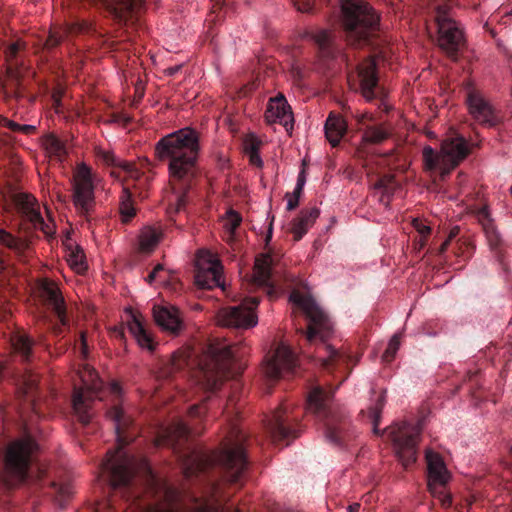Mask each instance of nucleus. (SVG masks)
I'll return each instance as SVG.
<instances>
[{
  "instance_id": "obj_48",
  "label": "nucleus",
  "mask_w": 512,
  "mask_h": 512,
  "mask_svg": "<svg viewBox=\"0 0 512 512\" xmlns=\"http://www.w3.org/2000/svg\"><path fill=\"white\" fill-rule=\"evenodd\" d=\"M294 6L300 12H311L315 6L314 0H292Z\"/></svg>"
},
{
  "instance_id": "obj_42",
  "label": "nucleus",
  "mask_w": 512,
  "mask_h": 512,
  "mask_svg": "<svg viewBox=\"0 0 512 512\" xmlns=\"http://www.w3.org/2000/svg\"><path fill=\"white\" fill-rule=\"evenodd\" d=\"M193 512H239L236 509L225 508L217 502L201 501L197 502L193 508Z\"/></svg>"
},
{
  "instance_id": "obj_43",
  "label": "nucleus",
  "mask_w": 512,
  "mask_h": 512,
  "mask_svg": "<svg viewBox=\"0 0 512 512\" xmlns=\"http://www.w3.org/2000/svg\"><path fill=\"white\" fill-rule=\"evenodd\" d=\"M241 221L242 218L237 212L233 210L227 212L226 217L224 219L223 227L226 230V232L229 233L230 240L233 239L234 232L240 225Z\"/></svg>"
},
{
  "instance_id": "obj_54",
  "label": "nucleus",
  "mask_w": 512,
  "mask_h": 512,
  "mask_svg": "<svg viewBox=\"0 0 512 512\" xmlns=\"http://www.w3.org/2000/svg\"><path fill=\"white\" fill-rule=\"evenodd\" d=\"M79 350H80L81 356L83 358H86L88 355V347H87L85 333H83V332L80 335Z\"/></svg>"
},
{
  "instance_id": "obj_17",
  "label": "nucleus",
  "mask_w": 512,
  "mask_h": 512,
  "mask_svg": "<svg viewBox=\"0 0 512 512\" xmlns=\"http://www.w3.org/2000/svg\"><path fill=\"white\" fill-rule=\"evenodd\" d=\"M198 271L195 275L197 286L211 289L220 285L222 266L208 251H199L197 255Z\"/></svg>"
},
{
  "instance_id": "obj_28",
  "label": "nucleus",
  "mask_w": 512,
  "mask_h": 512,
  "mask_svg": "<svg viewBox=\"0 0 512 512\" xmlns=\"http://www.w3.org/2000/svg\"><path fill=\"white\" fill-rule=\"evenodd\" d=\"M129 316L130 319L128 320V329L130 333L142 348L152 350L154 347L152 337L145 329L140 315H137L129 310Z\"/></svg>"
},
{
  "instance_id": "obj_46",
  "label": "nucleus",
  "mask_w": 512,
  "mask_h": 512,
  "mask_svg": "<svg viewBox=\"0 0 512 512\" xmlns=\"http://www.w3.org/2000/svg\"><path fill=\"white\" fill-rule=\"evenodd\" d=\"M483 229L487 238V241L491 248H496L500 243V235L490 220H486L483 223Z\"/></svg>"
},
{
  "instance_id": "obj_26",
  "label": "nucleus",
  "mask_w": 512,
  "mask_h": 512,
  "mask_svg": "<svg viewBox=\"0 0 512 512\" xmlns=\"http://www.w3.org/2000/svg\"><path fill=\"white\" fill-rule=\"evenodd\" d=\"M191 433L192 431L186 423L182 420H177L162 430L156 444H168L176 447L182 440L187 439Z\"/></svg>"
},
{
  "instance_id": "obj_12",
  "label": "nucleus",
  "mask_w": 512,
  "mask_h": 512,
  "mask_svg": "<svg viewBox=\"0 0 512 512\" xmlns=\"http://www.w3.org/2000/svg\"><path fill=\"white\" fill-rule=\"evenodd\" d=\"M37 444L30 437L17 439L10 443L5 454V471L17 481H24L32 461Z\"/></svg>"
},
{
  "instance_id": "obj_39",
  "label": "nucleus",
  "mask_w": 512,
  "mask_h": 512,
  "mask_svg": "<svg viewBox=\"0 0 512 512\" xmlns=\"http://www.w3.org/2000/svg\"><path fill=\"white\" fill-rule=\"evenodd\" d=\"M120 213L124 221H128L135 214L132 195L128 187L124 186L120 197Z\"/></svg>"
},
{
  "instance_id": "obj_60",
  "label": "nucleus",
  "mask_w": 512,
  "mask_h": 512,
  "mask_svg": "<svg viewBox=\"0 0 512 512\" xmlns=\"http://www.w3.org/2000/svg\"><path fill=\"white\" fill-rule=\"evenodd\" d=\"M35 130V126L33 125H28V124H23V125H19V129H18V132H21L23 134H30L32 133L33 131Z\"/></svg>"
},
{
  "instance_id": "obj_24",
  "label": "nucleus",
  "mask_w": 512,
  "mask_h": 512,
  "mask_svg": "<svg viewBox=\"0 0 512 512\" xmlns=\"http://www.w3.org/2000/svg\"><path fill=\"white\" fill-rule=\"evenodd\" d=\"M153 316L159 327L172 334H178L183 327L180 312L175 306L155 305Z\"/></svg>"
},
{
  "instance_id": "obj_38",
  "label": "nucleus",
  "mask_w": 512,
  "mask_h": 512,
  "mask_svg": "<svg viewBox=\"0 0 512 512\" xmlns=\"http://www.w3.org/2000/svg\"><path fill=\"white\" fill-rule=\"evenodd\" d=\"M312 39L319 46L322 54L325 57H332L333 52L330 49V45L332 42V35L328 30H318L312 34Z\"/></svg>"
},
{
  "instance_id": "obj_62",
  "label": "nucleus",
  "mask_w": 512,
  "mask_h": 512,
  "mask_svg": "<svg viewBox=\"0 0 512 512\" xmlns=\"http://www.w3.org/2000/svg\"><path fill=\"white\" fill-rule=\"evenodd\" d=\"M165 497L167 498V500L169 502L173 501L176 497H177V494L175 491L171 490V489H166L165 490Z\"/></svg>"
},
{
  "instance_id": "obj_58",
  "label": "nucleus",
  "mask_w": 512,
  "mask_h": 512,
  "mask_svg": "<svg viewBox=\"0 0 512 512\" xmlns=\"http://www.w3.org/2000/svg\"><path fill=\"white\" fill-rule=\"evenodd\" d=\"M250 161H251V163H253L254 165H256L258 167L262 166V163H263L259 154L253 147H252V151L250 153Z\"/></svg>"
},
{
  "instance_id": "obj_3",
  "label": "nucleus",
  "mask_w": 512,
  "mask_h": 512,
  "mask_svg": "<svg viewBox=\"0 0 512 512\" xmlns=\"http://www.w3.org/2000/svg\"><path fill=\"white\" fill-rule=\"evenodd\" d=\"M242 440L243 436L240 435L236 426L233 425L231 435L227 438L221 451L213 453L192 451L183 463L186 477H191L208 466L219 464L226 469L230 482H238L247 467Z\"/></svg>"
},
{
  "instance_id": "obj_27",
  "label": "nucleus",
  "mask_w": 512,
  "mask_h": 512,
  "mask_svg": "<svg viewBox=\"0 0 512 512\" xmlns=\"http://www.w3.org/2000/svg\"><path fill=\"white\" fill-rule=\"evenodd\" d=\"M319 214L320 211L316 207L300 212L299 216L293 221L291 228L295 240H300L307 233L319 217Z\"/></svg>"
},
{
  "instance_id": "obj_21",
  "label": "nucleus",
  "mask_w": 512,
  "mask_h": 512,
  "mask_svg": "<svg viewBox=\"0 0 512 512\" xmlns=\"http://www.w3.org/2000/svg\"><path fill=\"white\" fill-rule=\"evenodd\" d=\"M15 202L19 211L31 222L34 228L41 230L46 235L52 234V226L44 221L32 195L18 194L15 197Z\"/></svg>"
},
{
  "instance_id": "obj_49",
  "label": "nucleus",
  "mask_w": 512,
  "mask_h": 512,
  "mask_svg": "<svg viewBox=\"0 0 512 512\" xmlns=\"http://www.w3.org/2000/svg\"><path fill=\"white\" fill-rule=\"evenodd\" d=\"M322 348L327 354V357L322 358V364L328 366L331 361L338 356V351L328 344H324Z\"/></svg>"
},
{
  "instance_id": "obj_31",
  "label": "nucleus",
  "mask_w": 512,
  "mask_h": 512,
  "mask_svg": "<svg viewBox=\"0 0 512 512\" xmlns=\"http://www.w3.org/2000/svg\"><path fill=\"white\" fill-rule=\"evenodd\" d=\"M21 47H22V43L17 41V42L10 44L5 50V58H6L7 65H8L7 66V74H8V78H9L8 81L12 85H14V84L18 85L19 64L17 62H14V60L16 59V56H17L18 52L20 51Z\"/></svg>"
},
{
  "instance_id": "obj_11",
  "label": "nucleus",
  "mask_w": 512,
  "mask_h": 512,
  "mask_svg": "<svg viewBox=\"0 0 512 512\" xmlns=\"http://www.w3.org/2000/svg\"><path fill=\"white\" fill-rule=\"evenodd\" d=\"M422 431L420 421L410 423L403 421L395 424L389 430V435L397 457L404 467H408L416 461L417 443Z\"/></svg>"
},
{
  "instance_id": "obj_44",
  "label": "nucleus",
  "mask_w": 512,
  "mask_h": 512,
  "mask_svg": "<svg viewBox=\"0 0 512 512\" xmlns=\"http://www.w3.org/2000/svg\"><path fill=\"white\" fill-rule=\"evenodd\" d=\"M37 384V378L32 373H26L21 380V384L19 387L20 392L27 398H31V401H33V390L36 387Z\"/></svg>"
},
{
  "instance_id": "obj_40",
  "label": "nucleus",
  "mask_w": 512,
  "mask_h": 512,
  "mask_svg": "<svg viewBox=\"0 0 512 512\" xmlns=\"http://www.w3.org/2000/svg\"><path fill=\"white\" fill-rule=\"evenodd\" d=\"M0 244L17 253H22L27 247V244L24 241L14 237L2 228H0Z\"/></svg>"
},
{
  "instance_id": "obj_22",
  "label": "nucleus",
  "mask_w": 512,
  "mask_h": 512,
  "mask_svg": "<svg viewBox=\"0 0 512 512\" xmlns=\"http://www.w3.org/2000/svg\"><path fill=\"white\" fill-rule=\"evenodd\" d=\"M358 78L363 97L366 101H372L376 98V88L378 77L376 73V61L374 58H367L363 63L358 65Z\"/></svg>"
},
{
  "instance_id": "obj_25",
  "label": "nucleus",
  "mask_w": 512,
  "mask_h": 512,
  "mask_svg": "<svg viewBox=\"0 0 512 512\" xmlns=\"http://www.w3.org/2000/svg\"><path fill=\"white\" fill-rule=\"evenodd\" d=\"M41 293L45 298L49 306L55 312L60 324L62 326L68 325V319L65 312L64 299L61 296L59 289L56 284L50 282L48 280L42 281L41 285Z\"/></svg>"
},
{
  "instance_id": "obj_34",
  "label": "nucleus",
  "mask_w": 512,
  "mask_h": 512,
  "mask_svg": "<svg viewBox=\"0 0 512 512\" xmlns=\"http://www.w3.org/2000/svg\"><path fill=\"white\" fill-rule=\"evenodd\" d=\"M43 146L46 152L61 161L67 154L65 144L54 135H47L43 140Z\"/></svg>"
},
{
  "instance_id": "obj_2",
  "label": "nucleus",
  "mask_w": 512,
  "mask_h": 512,
  "mask_svg": "<svg viewBox=\"0 0 512 512\" xmlns=\"http://www.w3.org/2000/svg\"><path fill=\"white\" fill-rule=\"evenodd\" d=\"M198 153V133L189 127L162 137L155 146L158 159H169V173L173 182L185 180L191 175Z\"/></svg>"
},
{
  "instance_id": "obj_61",
  "label": "nucleus",
  "mask_w": 512,
  "mask_h": 512,
  "mask_svg": "<svg viewBox=\"0 0 512 512\" xmlns=\"http://www.w3.org/2000/svg\"><path fill=\"white\" fill-rule=\"evenodd\" d=\"M355 118H356V120H357V122H358L359 124H364V121H365L366 119H368V120H372V115H370V114H368V113H360V114H356V115H355Z\"/></svg>"
},
{
  "instance_id": "obj_5",
  "label": "nucleus",
  "mask_w": 512,
  "mask_h": 512,
  "mask_svg": "<svg viewBox=\"0 0 512 512\" xmlns=\"http://www.w3.org/2000/svg\"><path fill=\"white\" fill-rule=\"evenodd\" d=\"M232 362L233 351L231 346L225 342L209 344L199 361L198 385L205 391L216 390L223 379L229 375Z\"/></svg>"
},
{
  "instance_id": "obj_51",
  "label": "nucleus",
  "mask_w": 512,
  "mask_h": 512,
  "mask_svg": "<svg viewBox=\"0 0 512 512\" xmlns=\"http://www.w3.org/2000/svg\"><path fill=\"white\" fill-rule=\"evenodd\" d=\"M53 486L57 489L58 494L63 498L69 497L73 493L72 486L69 483H53Z\"/></svg>"
},
{
  "instance_id": "obj_8",
  "label": "nucleus",
  "mask_w": 512,
  "mask_h": 512,
  "mask_svg": "<svg viewBox=\"0 0 512 512\" xmlns=\"http://www.w3.org/2000/svg\"><path fill=\"white\" fill-rule=\"evenodd\" d=\"M78 376L82 385L74 388L73 409L78 419L83 424H88L92 418L91 405L92 402L100 397L102 389V381L98 374L88 364H84L78 371Z\"/></svg>"
},
{
  "instance_id": "obj_19",
  "label": "nucleus",
  "mask_w": 512,
  "mask_h": 512,
  "mask_svg": "<svg viewBox=\"0 0 512 512\" xmlns=\"http://www.w3.org/2000/svg\"><path fill=\"white\" fill-rule=\"evenodd\" d=\"M273 259L269 253H262L255 259L251 277L252 285L263 288L270 298L276 297V284L272 272Z\"/></svg>"
},
{
  "instance_id": "obj_16",
  "label": "nucleus",
  "mask_w": 512,
  "mask_h": 512,
  "mask_svg": "<svg viewBox=\"0 0 512 512\" xmlns=\"http://www.w3.org/2000/svg\"><path fill=\"white\" fill-rule=\"evenodd\" d=\"M296 358L289 346L284 343L278 345L272 355L267 357L263 371L269 380H277L293 371Z\"/></svg>"
},
{
  "instance_id": "obj_7",
  "label": "nucleus",
  "mask_w": 512,
  "mask_h": 512,
  "mask_svg": "<svg viewBox=\"0 0 512 512\" xmlns=\"http://www.w3.org/2000/svg\"><path fill=\"white\" fill-rule=\"evenodd\" d=\"M331 393L315 387L308 395L307 407L310 411L325 418V437L333 445L341 446L347 439L348 423L332 414L329 401Z\"/></svg>"
},
{
  "instance_id": "obj_13",
  "label": "nucleus",
  "mask_w": 512,
  "mask_h": 512,
  "mask_svg": "<svg viewBox=\"0 0 512 512\" xmlns=\"http://www.w3.org/2000/svg\"><path fill=\"white\" fill-rule=\"evenodd\" d=\"M428 468V487L434 497H438L442 506L451 504V496L444 492L445 485L450 479V474L440 455L430 449L426 450Z\"/></svg>"
},
{
  "instance_id": "obj_33",
  "label": "nucleus",
  "mask_w": 512,
  "mask_h": 512,
  "mask_svg": "<svg viewBox=\"0 0 512 512\" xmlns=\"http://www.w3.org/2000/svg\"><path fill=\"white\" fill-rule=\"evenodd\" d=\"M397 183L395 182L394 176L385 175L375 184V191L379 193V201L385 206L389 203V197L396 190Z\"/></svg>"
},
{
  "instance_id": "obj_32",
  "label": "nucleus",
  "mask_w": 512,
  "mask_h": 512,
  "mask_svg": "<svg viewBox=\"0 0 512 512\" xmlns=\"http://www.w3.org/2000/svg\"><path fill=\"white\" fill-rule=\"evenodd\" d=\"M162 237V231L156 227H144L139 235V248L142 252L155 249Z\"/></svg>"
},
{
  "instance_id": "obj_37",
  "label": "nucleus",
  "mask_w": 512,
  "mask_h": 512,
  "mask_svg": "<svg viewBox=\"0 0 512 512\" xmlns=\"http://www.w3.org/2000/svg\"><path fill=\"white\" fill-rule=\"evenodd\" d=\"M389 136L388 131L382 126H368L365 128L362 140L365 143L379 144Z\"/></svg>"
},
{
  "instance_id": "obj_20",
  "label": "nucleus",
  "mask_w": 512,
  "mask_h": 512,
  "mask_svg": "<svg viewBox=\"0 0 512 512\" xmlns=\"http://www.w3.org/2000/svg\"><path fill=\"white\" fill-rule=\"evenodd\" d=\"M97 155L106 165L115 168L110 175L122 184L127 179L137 181L142 177V172L133 163L118 158L112 151L100 149Z\"/></svg>"
},
{
  "instance_id": "obj_23",
  "label": "nucleus",
  "mask_w": 512,
  "mask_h": 512,
  "mask_svg": "<svg viewBox=\"0 0 512 512\" xmlns=\"http://www.w3.org/2000/svg\"><path fill=\"white\" fill-rule=\"evenodd\" d=\"M265 117L269 123H280L287 131L293 128V114L283 95L270 99Z\"/></svg>"
},
{
  "instance_id": "obj_47",
  "label": "nucleus",
  "mask_w": 512,
  "mask_h": 512,
  "mask_svg": "<svg viewBox=\"0 0 512 512\" xmlns=\"http://www.w3.org/2000/svg\"><path fill=\"white\" fill-rule=\"evenodd\" d=\"M164 272V267L162 264H157L153 270L149 273V275L146 278V281L148 283H153L154 281H161L164 282L166 279L162 277V273Z\"/></svg>"
},
{
  "instance_id": "obj_59",
  "label": "nucleus",
  "mask_w": 512,
  "mask_h": 512,
  "mask_svg": "<svg viewBox=\"0 0 512 512\" xmlns=\"http://www.w3.org/2000/svg\"><path fill=\"white\" fill-rule=\"evenodd\" d=\"M186 204V194L180 193L177 195L176 211H180Z\"/></svg>"
},
{
  "instance_id": "obj_14",
  "label": "nucleus",
  "mask_w": 512,
  "mask_h": 512,
  "mask_svg": "<svg viewBox=\"0 0 512 512\" xmlns=\"http://www.w3.org/2000/svg\"><path fill=\"white\" fill-rule=\"evenodd\" d=\"M258 304L259 299L251 297L238 306L224 308L218 313V323L238 329L252 328L258 323V317L254 313Z\"/></svg>"
},
{
  "instance_id": "obj_63",
  "label": "nucleus",
  "mask_w": 512,
  "mask_h": 512,
  "mask_svg": "<svg viewBox=\"0 0 512 512\" xmlns=\"http://www.w3.org/2000/svg\"><path fill=\"white\" fill-rule=\"evenodd\" d=\"M305 183H306L305 172L301 171L297 177L296 185H300V186L304 187Z\"/></svg>"
},
{
  "instance_id": "obj_50",
  "label": "nucleus",
  "mask_w": 512,
  "mask_h": 512,
  "mask_svg": "<svg viewBox=\"0 0 512 512\" xmlns=\"http://www.w3.org/2000/svg\"><path fill=\"white\" fill-rule=\"evenodd\" d=\"M142 512H176V510L170 504H157L149 506Z\"/></svg>"
},
{
  "instance_id": "obj_30",
  "label": "nucleus",
  "mask_w": 512,
  "mask_h": 512,
  "mask_svg": "<svg viewBox=\"0 0 512 512\" xmlns=\"http://www.w3.org/2000/svg\"><path fill=\"white\" fill-rule=\"evenodd\" d=\"M346 130L347 124L344 119L339 115L331 113L325 123V135L332 146L340 143Z\"/></svg>"
},
{
  "instance_id": "obj_36",
  "label": "nucleus",
  "mask_w": 512,
  "mask_h": 512,
  "mask_svg": "<svg viewBox=\"0 0 512 512\" xmlns=\"http://www.w3.org/2000/svg\"><path fill=\"white\" fill-rule=\"evenodd\" d=\"M12 346L15 352L25 361L30 359L32 340L26 334L17 333L12 337Z\"/></svg>"
},
{
  "instance_id": "obj_57",
  "label": "nucleus",
  "mask_w": 512,
  "mask_h": 512,
  "mask_svg": "<svg viewBox=\"0 0 512 512\" xmlns=\"http://www.w3.org/2000/svg\"><path fill=\"white\" fill-rule=\"evenodd\" d=\"M203 414V407L202 405H193L191 406L190 410H189V416L194 418V417H200L201 415Z\"/></svg>"
},
{
  "instance_id": "obj_53",
  "label": "nucleus",
  "mask_w": 512,
  "mask_h": 512,
  "mask_svg": "<svg viewBox=\"0 0 512 512\" xmlns=\"http://www.w3.org/2000/svg\"><path fill=\"white\" fill-rule=\"evenodd\" d=\"M0 125L9 128L12 131L18 132L20 124L14 122L12 120H9V119H7L5 117H1L0 118Z\"/></svg>"
},
{
  "instance_id": "obj_41",
  "label": "nucleus",
  "mask_w": 512,
  "mask_h": 512,
  "mask_svg": "<svg viewBox=\"0 0 512 512\" xmlns=\"http://www.w3.org/2000/svg\"><path fill=\"white\" fill-rule=\"evenodd\" d=\"M385 396L382 394L378 397L377 401L373 406H371L368 410L369 418L373 424V431L375 434L379 433L378 425L380 422L381 412L384 407Z\"/></svg>"
},
{
  "instance_id": "obj_35",
  "label": "nucleus",
  "mask_w": 512,
  "mask_h": 512,
  "mask_svg": "<svg viewBox=\"0 0 512 512\" xmlns=\"http://www.w3.org/2000/svg\"><path fill=\"white\" fill-rule=\"evenodd\" d=\"M66 259L70 267L77 273H83L87 269L84 252L79 246L69 247Z\"/></svg>"
},
{
  "instance_id": "obj_55",
  "label": "nucleus",
  "mask_w": 512,
  "mask_h": 512,
  "mask_svg": "<svg viewBox=\"0 0 512 512\" xmlns=\"http://www.w3.org/2000/svg\"><path fill=\"white\" fill-rule=\"evenodd\" d=\"M414 227L422 236H426L430 233V227L420 221H414Z\"/></svg>"
},
{
  "instance_id": "obj_15",
  "label": "nucleus",
  "mask_w": 512,
  "mask_h": 512,
  "mask_svg": "<svg viewBox=\"0 0 512 512\" xmlns=\"http://www.w3.org/2000/svg\"><path fill=\"white\" fill-rule=\"evenodd\" d=\"M73 203L81 213H88L94 205V184L91 169L81 163L73 177Z\"/></svg>"
},
{
  "instance_id": "obj_4",
  "label": "nucleus",
  "mask_w": 512,
  "mask_h": 512,
  "mask_svg": "<svg viewBox=\"0 0 512 512\" xmlns=\"http://www.w3.org/2000/svg\"><path fill=\"white\" fill-rule=\"evenodd\" d=\"M379 20V15L362 0H346L342 4V22L351 45L368 44L379 29Z\"/></svg>"
},
{
  "instance_id": "obj_18",
  "label": "nucleus",
  "mask_w": 512,
  "mask_h": 512,
  "mask_svg": "<svg viewBox=\"0 0 512 512\" xmlns=\"http://www.w3.org/2000/svg\"><path fill=\"white\" fill-rule=\"evenodd\" d=\"M466 103L468 105L469 114L477 123L486 127H493L500 122V118L494 107L479 91L474 89L469 90Z\"/></svg>"
},
{
  "instance_id": "obj_52",
  "label": "nucleus",
  "mask_w": 512,
  "mask_h": 512,
  "mask_svg": "<svg viewBox=\"0 0 512 512\" xmlns=\"http://www.w3.org/2000/svg\"><path fill=\"white\" fill-rule=\"evenodd\" d=\"M62 40V35L58 32H50L48 38L45 41V46L48 48L54 47L59 44Z\"/></svg>"
},
{
  "instance_id": "obj_29",
  "label": "nucleus",
  "mask_w": 512,
  "mask_h": 512,
  "mask_svg": "<svg viewBox=\"0 0 512 512\" xmlns=\"http://www.w3.org/2000/svg\"><path fill=\"white\" fill-rule=\"evenodd\" d=\"M284 414L285 409L280 408L274 412L272 418L268 421L267 427L274 441L284 440L294 433L293 430L286 426Z\"/></svg>"
},
{
  "instance_id": "obj_1",
  "label": "nucleus",
  "mask_w": 512,
  "mask_h": 512,
  "mask_svg": "<svg viewBox=\"0 0 512 512\" xmlns=\"http://www.w3.org/2000/svg\"><path fill=\"white\" fill-rule=\"evenodd\" d=\"M110 393L114 396V403L107 411V417L112 420L117 435L118 447L115 450L107 452L106 459L103 461L101 469L106 473L105 479H98L99 482L117 488L126 486L130 483L137 468L150 472L146 461L139 463L129 456L124 450L123 445L126 443L124 430L132 424V418L127 414L120 400L121 389L117 383H112L109 387Z\"/></svg>"
},
{
  "instance_id": "obj_56",
  "label": "nucleus",
  "mask_w": 512,
  "mask_h": 512,
  "mask_svg": "<svg viewBox=\"0 0 512 512\" xmlns=\"http://www.w3.org/2000/svg\"><path fill=\"white\" fill-rule=\"evenodd\" d=\"M287 198V210H293L295 209L299 204V198L295 197L289 193L286 194Z\"/></svg>"
},
{
  "instance_id": "obj_45",
  "label": "nucleus",
  "mask_w": 512,
  "mask_h": 512,
  "mask_svg": "<svg viewBox=\"0 0 512 512\" xmlns=\"http://www.w3.org/2000/svg\"><path fill=\"white\" fill-rule=\"evenodd\" d=\"M399 347H400V334H395L390 339L388 346L382 355V361L386 362V363L391 362L394 359L397 351L399 350Z\"/></svg>"
},
{
  "instance_id": "obj_64",
  "label": "nucleus",
  "mask_w": 512,
  "mask_h": 512,
  "mask_svg": "<svg viewBox=\"0 0 512 512\" xmlns=\"http://www.w3.org/2000/svg\"><path fill=\"white\" fill-rule=\"evenodd\" d=\"M181 66L180 65H176V66H173V67H169L165 70V72L168 74V75H174L176 74L179 70H180Z\"/></svg>"
},
{
  "instance_id": "obj_6",
  "label": "nucleus",
  "mask_w": 512,
  "mask_h": 512,
  "mask_svg": "<svg viewBox=\"0 0 512 512\" xmlns=\"http://www.w3.org/2000/svg\"><path fill=\"white\" fill-rule=\"evenodd\" d=\"M468 153L469 147L465 138L456 136L444 140L439 152L430 146L424 147L422 156L425 169L439 171L440 178L444 180Z\"/></svg>"
},
{
  "instance_id": "obj_9",
  "label": "nucleus",
  "mask_w": 512,
  "mask_h": 512,
  "mask_svg": "<svg viewBox=\"0 0 512 512\" xmlns=\"http://www.w3.org/2000/svg\"><path fill=\"white\" fill-rule=\"evenodd\" d=\"M435 21L437 25L438 46L452 59L465 43L461 25L453 18L447 3L435 4Z\"/></svg>"
},
{
  "instance_id": "obj_10",
  "label": "nucleus",
  "mask_w": 512,
  "mask_h": 512,
  "mask_svg": "<svg viewBox=\"0 0 512 512\" xmlns=\"http://www.w3.org/2000/svg\"><path fill=\"white\" fill-rule=\"evenodd\" d=\"M290 301L303 310L308 318V330L306 339L312 343L317 338L324 342L332 333L333 324L327 314L318 306L315 300L298 291H293Z\"/></svg>"
}]
</instances>
